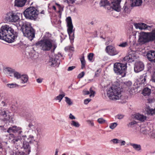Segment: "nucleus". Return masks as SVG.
Masks as SVG:
<instances>
[{"label":"nucleus","instance_id":"6","mask_svg":"<svg viewBox=\"0 0 155 155\" xmlns=\"http://www.w3.org/2000/svg\"><path fill=\"white\" fill-rule=\"evenodd\" d=\"M121 0H102L100 2V5L101 6L109 5L114 10L119 12L120 11L121 7L120 3Z\"/></svg>","mask_w":155,"mask_h":155},{"label":"nucleus","instance_id":"9","mask_svg":"<svg viewBox=\"0 0 155 155\" xmlns=\"http://www.w3.org/2000/svg\"><path fill=\"white\" fill-rule=\"evenodd\" d=\"M62 57L61 53H58L54 56L50 57L48 62V65L51 67H58L60 64V58Z\"/></svg>","mask_w":155,"mask_h":155},{"label":"nucleus","instance_id":"35","mask_svg":"<svg viewBox=\"0 0 155 155\" xmlns=\"http://www.w3.org/2000/svg\"><path fill=\"white\" fill-rule=\"evenodd\" d=\"M70 124L71 126L77 128L79 127L80 125L78 121L75 120H72Z\"/></svg>","mask_w":155,"mask_h":155},{"label":"nucleus","instance_id":"38","mask_svg":"<svg viewBox=\"0 0 155 155\" xmlns=\"http://www.w3.org/2000/svg\"><path fill=\"white\" fill-rule=\"evenodd\" d=\"M65 101L68 105H70L72 104V102L70 98L67 97H65Z\"/></svg>","mask_w":155,"mask_h":155},{"label":"nucleus","instance_id":"36","mask_svg":"<svg viewBox=\"0 0 155 155\" xmlns=\"http://www.w3.org/2000/svg\"><path fill=\"white\" fill-rule=\"evenodd\" d=\"M146 74H144L143 76H140L139 78V81L141 82V84H145L146 81Z\"/></svg>","mask_w":155,"mask_h":155},{"label":"nucleus","instance_id":"16","mask_svg":"<svg viewBox=\"0 0 155 155\" xmlns=\"http://www.w3.org/2000/svg\"><path fill=\"white\" fill-rule=\"evenodd\" d=\"M106 52L109 55L112 56L116 55L119 52L114 47L111 45H109L106 47Z\"/></svg>","mask_w":155,"mask_h":155},{"label":"nucleus","instance_id":"63","mask_svg":"<svg viewBox=\"0 0 155 155\" xmlns=\"http://www.w3.org/2000/svg\"><path fill=\"white\" fill-rule=\"evenodd\" d=\"M52 8H53V9L54 10H55L56 9V7L55 6H53V7H52Z\"/></svg>","mask_w":155,"mask_h":155},{"label":"nucleus","instance_id":"61","mask_svg":"<svg viewBox=\"0 0 155 155\" xmlns=\"http://www.w3.org/2000/svg\"><path fill=\"white\" fill-rule=\"evenodd\" d=\"M0 129L3 132H5L6 131V129L4 128V127L3 126H0Z\"/></svg>","mask_w":155,"mask_h":155},{"label":"nucleus","instance_id":"43","mask_svg":"<svg viewBox=\"0 0 155 155\" xmlns=\"http://www.w3.org/2000/svg\"><path fill=\"white\" fill-rule=\"evenodd\" d=\"M117 123L114 122L110 124L109 127L111 129H113L117 126Z\"/></svg>","mask_w":155,"mask_h":155},{"label":"nucleus","instance_id":"1","mask_svg":"<svg viewBox=\"0 0 155 155\" xmlns=\"http://www.w3.org/2000/svg\"><path fill=\"white\" fill-rule=\"evenodd\" d=\"M18 36V33L9 25H2L0 28V39L11 43L14 42Z\"/></svg>","mask_w":155,"mask_h":155},{"label":"nucleus","instance_id":"5","mask_svg":"<svg viewBox=\"0 0 155 155\" xmlns=\"http://www.w3.org/2000/svg\"><path fill=\"white\" fill-rule=\"evenodd\" d=\"M107 91L108 96L111 100H119L121 97V89L118 86L113 85L107 89Z\"/></svg>","mask_w":155,"mask_h":155},{"label":"nucleus","instance_id":"26","mask_svg":"<svg viewBox=\"0 0 155 155\" xmlns=\"http://www.w3.org/2000/svg\"><path fill=\"white\" fill-rule=\"evenodd\" d=\"M83 92L84 95H88L90 94L89 96L90 97H94L95 94V92L92 90L91 88L90 89L89 91L86 90H83Z\"/></svg>","mask_w":155,"mask_h":155},{"label":"nucleus","instance_id":"50","mask_svg":"<svg viewBox=\"0 0 155 155\" xmlns=\"http://www.w3.org/2000/svg\"><path fill=\"white\" fill-rule=\"evenodd\" d=\"M84 75V72L82 71L81 73H80L78 76V78H82Z\"/></svg>","mask_w":155,"mask_h":155},{"label":"nucleus","instance_id":"10","mask_svg":"<svg viewBox=\"0 0 155 155\" xmlns=\"http://www.w3.org/2000/svg\"><path fill=\"white\" fill-rule=\"evenodd\" d=\"M66 20L68 27L67 31L69 36L71 42L72 43L74 42V33L73 30V26L71 17H68L67 18Z\"/></svg>","mask_w":155,"mask_h":155},{"label":"nucleus","instance_id":"53","mask_svg":"<svg viewBox=\"0 0 155 155\" xmlns=\"http://www.w3.org/2000/svg\"><path fill=\"white\" fill-rule=\"evenodd\" d=\"M0 104L1 106L3 107H5L7 106V104L5 101H1Z\"/></svg>","mask_w":155,"mask_h":155},{"label":"nucleus","instance_id":"56","mask_svg":"<svg viewBox=\"0 0 155 155\" xmlns=\"http://www.w3.org/2000/svg\"><path fill=\"white\" fill-rule=\"evenodd\" d=\"M75 68V66H72L69 67L68 68V71H70L72 70L73 69H74Z\"/></svg>","mask_w":155,"mask_h":155},{"label":"nucleus","instance_id":"18","mask_svg":"<svg viewBox=\"0 0 155 155\" xmlns=\"http://www.w3.org/2000/svg\"><path fill=\"white\" fill-rule=\"evenodd\" d=\"M144 65L142 62L139 61L136 62L134 65V71L135 72L138 73L143 70Z\"/></svg>","mask_w":155,"mask_h":155},{"label":"nucleus","instance_id":"49","mask_svg":"<svg viewBox=\"0 0 155 155\" xmlns=\"http://www.w3.org/2000/svg\"><path fill=\"white\" fill-rule=\"evenodd\" d=\"M74 48L72 46H67L66 47H65L64 49L65 51H67L68 50H70L71 51H73L74 50Z\"/></svg>","mask_w":155,"mask_h":155},{"label":"nucleus","instance_id":"14","mask_svg":"<svg viewBox=\"0 0 155 155\" xmlns=\"http://www.w3.org/2000/svg\"><path fill=\"white\" fill-rule=\"evenodd\" d=\"M137 58L136 52L133 51H130L128 54L124 58L125 61L132 62Z\"/></svg>","mask_w":155,"mask_h":155},{"label":"nucleus","instance_id":"11","mask_svg":"<svg viewBox=\"0 0 155 155\" xmlns=\"http://www.w3.org/2000/svg\"><path fill=\"white\" fill-rule=\"evenodd\" d=\"M5 19L7 21L10 22H18L17 25H18L20 20L18 14L14 12H7L5 15Z\"/></svg>","mask_w":155,"mask_h":155},{"label":"nucleus","instance_id":"34","mask_svg":"<svg viewBox=\"0 0 155 155\" xmlns=\"http://www.w3.org/2000/svg\"><path fill=\"white\" fill-rule=\"evenodd\" d=\"M14 133H18L19 134H21L22 132V129L21 127H17L14 126Z\"/></svg>","mask_w":155,"mask_h":155},{"label":"nucleus","instance_id":"31","mask_svg":"<svg viewBox=\"0 0 155 155\" xmlns=\"http://www.w3.org/2000/svg\"><path fill=\"white\" fill-rule=\"evenodd\" d=\"M14 153H15V155H25V153L22 151H19L18 148L16 147L14 148Z\"/></svg>","mask_w":155,"mask_h":155},{"label":"nucleus","instance_id":"28","mask_svg":"<svg viewBox=\"0 0 155 155\" xmlns=\"http://www.w3.org/2000/svg\"><path fill=\"white\" fill-rule=\"evenodd\" d=\"M145 110L147 114L148 115H152L155 114V108L153 109L148 106L146 107Z\"/></svg>","mask_w":155,"mask_h":155},{"label":"nucleus","instance_id":"25","mask_svg":"<svg viewBox=\"0 0 155 155\" xmlns=\"http://www.w3.org/2000/svg\"><path fill=\"white\" fill-rule=\"evenodd\" d=\"M148 32L150 42L153 41L155 43V30Z\"/></svg>","mask_w":155,"mask_h":155},{"label":"nucleus","instance_id":"33","mask_svg":"<svg viewBox=\"0 0 155 155\" xmlns=\"http://www.w3.org/2000/svg\"><path fill=\"white\" fill-rule=\"evenodd\" d=\"M6 86L10 88H14L18 87L19 85L16 83H11L7 84Z\"/></svg>","mask_w":155,"mask_h":155},{"label":"nucleus","instance_id":"55","mask_svg":"<svg viewBox=\"0 0 155 155\" xmlns=\"http://www.w3.org/2000/svg\"><path fill=\"white\" fill-rule=\"evenodd\" d=\"M69 118L71 120L75 119H76L75 117L71 113L69 115Z\"/></svg>","mask_w":155,"mask_h":155},{"label":"nucleus","instance_id":"27","mask_svg":"<svg viewBox=\"0 0 155 155\" xmlns=\"http://www.w3.org/2000/svg\"><path fill=\"white\" fill-rule=\"evenodd\" d=\"M130 145L135 150L137 151H140L142 150L141 146L139 144L131 143L130 144Z\"/></svg>","mask_w":155,"mask_h":155},{"label":"nucleus","instance_id":"2","mask_svg":"<svg viewBox=\"0 0 155 155\" xmlns=\"http://www.w3.org/2000/svg\"><path fill=\"white\" fill-rule=\"evenodd\" d=\"M50 34L49 33H46L45 38L42 40L37 42L36 45L39 46L43 51H49L53 49L54 51L57 47V44L55 41L48 39V37H50Z\"/></svg>","mask_w":155,"mask_h":155},{"label":"nucleus","instance_id":"60","mask_svg":"<svg viewBox=\"0 0 155 155\" xmlns=\"http://www.w3.org/2000/svg\"><path fill=\"white\" fill-rule=\"evenodd\" d=\"M126 85H127V86L130 87L132 83L131 81H128L126 83Z\"/></svg>","mask_w":155,"mask_h":155},{"label":"nucleus","instance_id":"30","mask_svg":"<svg viewBox=\"0 0 155 155\" xmlns=\"http://www.w3.org/2000/svg\"><path fill=\"white\" fill-rule=\"evenodd\" d=\"M132 2V6H140L142 3V0H131Z\"/></svg>","mask_w":155,"mask_h":155},{"label":"nucleus","instance_id":"17","mask_svg":"<svg viewBox=\"0 0 155 155\" xmlns=\"http://www.w3.org/2000/svg\"><path fill=\"white\" fill-rule=\"evenodd\" d=\"M22 140V146L21 148L23 149L28 154H29L31 152V147L29 143L25 140Z\"/></svg>","mask_w":155,"mask_h":155},{"label":"nucleus","instance_id":"8","mask_svg":"<svg viewBox=\"0 0 155 155\" xmlns=\"http://www.w3.org/2000/svg\"><path fill=\"white\" fill-rule=\"evenodd\" d=\"M126 68V64L116 62L114 65V70L115 73L117 75H121L123 77L125 76Z\"/></svg>","mask_w":155,"mask_h":155},{"label":"nucleus","instance_id":"13","mask_svg":"<svg viewBox=\"0 0 155 155\" xmlns=\"http://www.w3.org/2000/svg\"><path fill=\"white\" fill-rule=\"evenodd\" d=\"M15 75V78L17 80H19L20 83L21 84H27L29 81V77L27 74H21L17 72Z\"/></svg>","mask_w":155,"mask_h":155},{"label":"nucleus","instance_id":"39","mask_svg":"<svg viewBox=\"0 0 155 155\" xmlns=\"http://www.w3.org/2000/svg\"><path fill=\"white\" fill-rule=\"evenodd\" d=\"M97 122L100 124H103L106 122V121L102 118H100L97 119Z\"/></svg>","mask_w":155,"mask_h":155},{"label":"nucleus","instance_id":"22","mask_svg":"<svg viewBox=\"0 0 155 155\" xmlns=\"http://www.w3.org/2000/svg\"><path fill=\"white\" fill-rule=\"evenodd\" d=\"M134 25L136 29L140 30H145L147 28V25L144 23H134Z\"/></svg>","mask_w":155,"mask_h":155},{"label":"nucleus","instance_id":"59","mask_svg":"<svg viewBox=\"0 0 155 155\" xmlns=\"http://www.w3.org/2000/svg\"><path fill=\"white\" fill-rule=\"evenodd\" d=\"M56 4L58 6V8H59V11H58V12H61L63 11V8L61 7L60 5L59 4L56 3Z\"/></svg>","mask_w":155,"mask_h":155},{"label":"nucleus","instance_id":"40","mask_svg":"<svg viewBox=\"0 0 155 155\" xmlns=\"http://www.w3.org/2000/svg\"><path fill=\"white\" fill-rule=\"evenodd\" d=\"M14 126L12 127H9V128L6 130V131L8 133L13 132L14 133Z\"/></svg>","mask_w":155,"mask_h":155},{"label":"nucleus","instance_id":"37","mask_svg":"<svg viewBox=\"0 0 155 155\" xmlns=\"http://www.w3.org/2000/svg\"><path fill=\"white\" fill-rule=\"evenodd\" d=\"M120 140L118 139L114 138L111 140L110 142L113 144H117L119 143Z\"/></svg>","mask_w":155,"mask_h":155},{"label":"nucleus","instance_id":"19","mask_svg":"<svg viewBox=\"0 0 155 155\" xmlns=\"http://www.w3.org/2000/svg\"><path fill=\"white\" fill-rule=\"evenodd\" d=\"M147 56L148 59L151 61L155 63V51H149L147 53Z\"/></svg>","mask_w":155,"mask_h":155},{"label":"nucleus","instance_id":"51","mask_svg":"<svg viewBox=\"0 0 155 155\" xmlns=\"http://www.w3.org/2000/svg\"><path fill=\"white\" fill-rule=\"evenodd\" d=\"M124 115L121 114H118L116 116V118L119 119H121L123 118Z\"/></svg>","mask_w":155,"mask_h":155},{"label":"nucleus","instance_id":"23","mask_svg":"<svg viewBox=\"0 0 155 155\" xmlns=\"http://www.w3.org/2000/svg\"><path fill=\"white\" fill-rule=\"evenodd\" d=\"M1 113L5 120H8L12 119L9 114V112L7 110L2 111H1Z\"/></svg>","mask_w":155,"mask_h":155},{"label":"nucleus","instance_id":"47","mask_svg":"<svg viewBox=\"0 0 155 155\" xmlns=\"http://www.w3.org/2000/svg\"><path fill=\"white\" fill-rule=\"evenodd\" d=\"M86 122L88 123V124L92 127L94 126V124L93 120H87Z\"/></svg>","mask_w":155,"mask_h":155},{"label":"nucleus","instance_id":"64","mask_svg":"<svg viewBox=\"0 0 155 155\" xmlns=\"http://www.w3.org/2000/svg\"><path fill=\"white\" fill-rule=\"evenodd\" d=\"M2 145L1 144V143H0V149L2 148Z\"/></svg>","mask_w":155,"mask_h":155},{"label":"nucleus","instance_id":"32","mask_svg":"<svg viewBox=\"0 0 155 155\" xmlns=\"http://www.w3.org/2000/svg\"><path fill=\"white\" fill-rule=\"evenodd\" d=\"M65 94L64 93H62V94H59L58 95L56 96L54 99L56 100H58L59 102H60L63 98L65 96Z\"/></svg>","mask_w":155,"mask_h":155},{"label":"nucleus","instance_id":"54","mask_svg":"<svg viewBox=\"0 0 155 155\" xmlns=\"http://www.w3.org/2000/svg\"><path fill=\"white\" fill-rule=\"evenodd\" d=\"M120 146H124L126 142L124 140H120Z\"/></svg>","mask_w":155,"mask_h":155},{"label":"nucleus","instance_id":"45","mask_svg":"<svg viewBox=\"0 0 155 155\" xmlns=\"http://www.w3.org/2000/svg\"><path fill=\"white\" fill-rule=\"evenodd\" d=\"M128 45V43L127 42H123L119 45V46L122 47H125Z\"/></svg>","mask_w":155,"mask_h":155},{"label":"nucleus","instance_id":"57","mask_svg":"<svg viewBox=\"0 0 155 155\" xmlns=\"http://www.w3.org/2000/svg\"><path fill=\"white\" fill-rule=\"evenodd\" d=\"M43 79L41 78H38L36 79V81L38 83H41L43 81Z\"/></svg>","mask_w":155,"mask_h":155},{"label":"nucleus","instance_id":"44","mask_svg":"<svg viewBox=\"0 0 155 155\" xmlns=\"http://www.w3.org/2000/svg\"><path fill=\"white\" fill-rule=\"evenodd\" d=\"M64 2L67 3L69 5L73 4L74 2V0H63Z\"/></svg>","mask_w":155,"mask_h":155},{"label":"nucleus","instance_id":"42","mask_svg":"<svg viewBox=\"0 0 155 155\" xmlns=\"http://www.w3.org/2000/svg\"><path fill=\"white\" fill-rule=\"evenodd\" d=\"M128 91L129 93H130L131 94L133 95L135 93V89L134 87L129 88Z\"/></svg>","mask_w":155,"mask_h":155},{"label":"nucleus","instance_id":"58","mask_svg":"<svg viewBox=\"0 0 155 155\" xmlns=\"http://www.w3.org/2000/svg\"><path fill=\"white\" fill-rule=\"evenodd\" d=\"M99 70H97V71L96 72L94 76L95 77H97L99 75V73L100 72V71Z\"/></svg>","mask_w":155,"mask_h":155},{"label":"nucleus","instance_id":"48","mask_svg":"<svg viewBox=\"0 0 155 155\" xmlns=\"http://www.w3.org/2000/svg\"><path fill=\"white\" fill-rule=\"evenodd\" d=\"M94 56V54L92 53H90L88 55V58L90 61H91L92 60Z\"/></svg>","mask_w":155,"mask_h":155},{"label":"nucleus","instance_id":"3","mask_svg":"<svg viewBox=\"0 0 155 155\" xmlns=\"http://www.w3.org/2000/svg\"><path fill=\"white\" fill-rule=\"evenodd\" d=\"M28 127L30 130L31 134L27 138L28 142L30 144L37 142L38 139L40 138L42 134L41 128L36 125H34L32 123H29Z\"/></svg>","mask_w":155,"mask_h":155},{"label":"nucleus","instance_id":"62","mask_svg":"<svg viewBox=\"0 0 155 155\" xmlns=\"http://www.w3.org/2000/svg\"><path fill=\"white\" fill-rule=\"evenodd\" d=\"M58 150L56 149L55 150L54 155H58Z\"/></svg>","mask_w":155,"mask_h":155},{"label":"nucleus","instance_id":"52","mask_svg":"<svg viewBox=\"0 0 155 155\" xmlns=\"http://www.w3.org/2000/svg\"><path fill=\"white\" fill-rule=\"evenodd\" d=\"M90 99L88 98L84 100V103L85 104H88L91 101Z\"/></svg>","mask_w":155,"mask_h":155},{"label":"nucleus","instance_id":"21","mask_svg":"<svg viewBox=\"0 0 155 155\" xmlns=\"http://www.w3.org/2000/svg\"><path fill=\"white\" fill-rule=\"evenodd\" d=\"M11 137L13 138L12 141L13 143H15L16 142L20 140H25L27 138V136L26 135H23L21 136H18L17 137H14V135L12 134L11 135Z\"/></svg>","mask_w":155,"mask_h":155},{"label":"nucleus","instance_id":"12","mask_svg":"<svg viewBox=\"0 0 155 155\" xmlns=\"http://www.w3.org/2000/svg\"><path fill=\"white\" fill-rule=\"evenodd\" d=\"M148 32L141 31L139 33L138 42L140 45H142L150 42Z\"/></svg>","mask_w":155,"mask_h":155},{"label":"nucleus","instance_id":"20","mask_svg":"<svg viewBox=\"0 0 155 155\" xmlns=\"http://www.w3.org/2000/svg\"><path fill=\"white\" fill-rule=\"evenodd\" d=\"M134 118L141 122H144L146 120L147 117L143 114L139 113L136 114L134 115Z\"/></svg>","mask_w":155,"mask_h":155},{"label":"nucleus","instance_id":"46","mask_svg":"<svg viewBox=\"0 0 155 155\" xmlns=\"http://www.w3.org/2000/svg\"><path fill=\"white\" fill-rule=\"evenodd\" d=\"M81 68L83 69L85 68V61L84 59H81Z\"/></svg>","mask_w":155,"mask_h":155},{"label":"nucleus","instance_id":"41","mask_svg":"<svg viewBox=\"0 0 155 155\" xmlns=\"http://www.w3.org/2000/svg\"><path fill=\"white\" fill-rule=\"evenodd\" d=\"M137 124V122L135 121L134 120L129 123L128 124V126L129 127H131Z\"/></svg>","mask_w":155,"mask_h":155},{"label":"nucleus","instance_id":"7","mask_svg":"<svg viewBox=\"0 0 155 155\" xmlns=\"http://www.w3.org/2000/svg\"><path fill=\"white\" fill-rule=\"evenodd\" d=\"M39 13L36 8L31 6L28 8L25 11L24 14L26 18L35 20L38 17Z\"/></svg>","mask_w":155,"mask_h":155},{"label":"nucleus","instance_id":"15","mask_svg":"<svg viewBox=\"0 0 155 155\" xmlns=\"http://www.w3.org/2000/svg\"><path fill=\"white\" fill-rule=\"evenodd\" d=\"M3 73L8 77H12L14 76L15 77V74L18 71L10 67H4L3 69Z\"/></svg>","mask_w":155,"mask_h":155},{"label":"nucleus","instance_id":"29","mask_svg":"<svg viewBox=\"0 0 155 155\" xmlns=\"http://www.w3.org/2000/svg\"><path fill=\"white\" fill-rule=\"evenodd\" d=\"M151 90L147 87L144 88L142 91V94L144 96H149L151 94Z\"/></svg>","mask_w":155,"mask_h":155},{"label":"nucleus","instance_id":"4","mask_svg":"<svg viewBox=\"0 0 155 155\" xmlns=\"http://www.w3.org/2000/svg\"><path fill=\"white\" fill-rule=\"evenodd\" d=\"M19 26L21 28L22 31L24 36L27 37L30 41H32L35 36V33L32 28L30 23L26 22L24 25L22 20L19 21Z\"/></svg>","mask_w":155,"mask_h":155},{"label":"nucleus","instance_id":"24","mask_svg":"<svg viewBox=\"0 0 155 155\" xmlns=\"http://www.w3.org/2000/svg\"><path fill=\"white\" fill-rule=\"evenodd\" d=\"M27 0H15V6L18 7H22L25 4Z\"/></svg>","mask_w":155,"mask_h":155}]
</instances>
